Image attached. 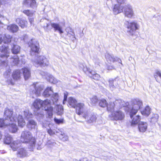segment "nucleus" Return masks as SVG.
<instances>
[{"label": "nucleus", "instance_id": "1", "mask_svg": "<svg viewBox=\"0 0 161 161\" xmlns=\"http://www.w3.org/2000/svg\"><path fill=\"white\" fill-rule=\"evenodd\" d=\"M13 110L11 109L6 108L4 111V116L6 120L9 121V130L12 133H15L18 130L16 123L18 121V125L23 127L25 125V122L21 115H19L17 117V115L14 114L13 116Z\"/></svg>", "mask_w": 161, "mask_h": 161}, {"label": "nucleus", "instance_id": "2", "mask_svg": "<svg viewBox=\"0 0 161 161\" xmlns=\"http://www.w3.org/2000/svg\"><path fill=\"white\" fill-rule=\"evenodd\" d=\"M0 51L1 52L0 54V68L8 69L4 74L5 77L8 78L10 75L11 70L9 69V66H8L7 61L4 59H6L9 57L10 49L7 45H4L1 47Z\"/></svg>", "mask_w": 161, "mask_h": 161}, {"label": "nucleus", "instance_id": "3", "mask_svg": "<svg viewBox=\"0 0 161 161\" xmlns=\"http://www.w3.org/2000/svg\"><path fill=\"white\" fill-rule=\"evenodd\" d=\"M20 140L23 143H27L28 148L31 151H33L35 146V139L33 137L31 133L28 130L23 131L21 134Z\"/></svg>", "mask_w": 161, "mask_h": 161}, {"label": "nucleus", "instance_id": "4", "mask_svg": "<svg viewBox=\"0 0 161 161\" xmlns=\"http://www.w3.org/2000/svg\"><path fill=\"white\" fill-rule=\"evenodd\" d=\"M28 44L31 47V50L36 53V58L34 61V64L36 67L40 66V57L38 52L39 49V43L35 39H31L28 43Z\"/></svg>", "mask_w": 161, "mask_h": 161}, {"label": "nucleus", "instance_id": "5", "mask_svg": "<svg viewBox=\"0 0 161 161\" xmlns=\"http://www.w3.org/2000/svg\"><path fill=\"white\" fill-rule=\"evenodd\" d=\"M51 102L50 100L46 99L43 101L41 100V108L45 110L49 118L52 117L53 107L51 106Z\"/></svg>", "mask_w": 161, "mask_h": 161}, {"label": "nucleus", "instance_id": "6", "mask_svg": "<svg viewBox=\"0 0 161 161\" xmlns=\"http://www.w3.org/2000/svg\"><path fill=\"white\" fill-rule=\"evenodd\" d=\"M132 108L130 110V116L132 117L133 114H136L138 110L142 107L143 103L139 99H133L132 101Z\"/></svg>", "mask_w": 161, "mask_h": 161}, {"label": "nucleus", "instance_id": "7", "mask_svg": "<svg viewBox=\"0 0 161 161\" xmlns=\"http://www.w3.org/2000/svg\"><path fill=\"white\" fill-rule=\"evenodd\" d=\"M112 120H122L125 116L124 113L122 111L118 110L114 111L110 115Z\"/></svg>", "mask_w": 161, "mask_h": 161}, {"label": "nucleus", "instance_id": "8", "mask_svg": "<svg viewBox=\"0 0 161 161\" xmlns=\"http://www.w3.org/2000/svg\"><path fill=\"white\" fill-rule=\"evenodd\" d=\"M125 16L128 18H131L134 15L132 7L130 4L125 5L123 8Z\"/></svg>", "mask_w": 161, "mask_h": 161}, {"label": "nucleus", "instance_id": "9", "mask_svg": "<svg viewBox=\"0 0 161 161\" xmlns=\"http://www.w3.org/2000/svg\"><path fill=\"white\" fill-rule=\"evenodd\" d=\"M83 117L85 119L87 122L89 124L95 122L97 118V115L88 112L84 113Z\"/></svg>", "mask_w": 161, "mask_h": 161}, {"label": "nucleus", "instance_id": "10", "mask_svg": "<svg viewBox=\"0 0 161 161\" xmlns=\"http://www.w3.org/2000/svg\"><path fill=\"white\" fill-rule=\"evenodd\" d=\"M41 75L42 77L46 79L47 81L53 84H56L58 82V80L55 78L52 75L47 73L41 71Z\"/></svg>", "mask_w": 161, "mask_h": 161}, {"label": "nucleus", "instance_id": "11", "mask_svg": "<svg viewBox=\"0 0 161 161\" xmlns=\"http://www.w3.org/2000/svg\"><path fill=\"white\" fill-rule=\"evenodd\" d=\"M138 25L135 22H128L127 28L128 30L127 31L129 32L130 34L131 35L134 34L135 31L138 29Z\"/></svg>", "mask_w": 161, "mask_h": 161}, {"label": "nucleus", "instance_id": "12", "mask_svg": "<svg viewBox=\"0 0 161 161\" xmlns=\"http://www.w3.org/2000/svg\"><path fill=\"white\" fill-rule=\"evenodd\" d=\"M23 5L24 7L33 9L36 8L37 6L35 0H24L23 3Z\"/></svg>", "mask_w": 161, "mask_h": 161}, {"label": "nucleus", "instance_id": "13", "mask_svg": "<svg viewBox=\"0 0 161 161\" xmlns=\"http://www.w3.org/2000/svg\"><path fill=\"white\" fill-rule=\"evenodd\" d=\"M119 79L118 77L115 78L114 79H110L108 82L109 83V86L111 90H113L115 88L118 87V81Z\"/></svg>", "mask_w": 161, "mask_h": 161}, {"label": "nucleus", "instance_id": "14", "mask_svg": "<svg viewBox=\"0 0 161 161\" xmlns=\"http://www.w3.org/2000/svg\"><path fill=\"white\" fill-rule=\"evenodd\" d=\"M65 31L67 32V35L74 42L76 38L73 29L70 27H68L66 28Z\"/></svg>", "mask_w": 161, "mask_h": 161}, {"label": "nucleus", "instance_id": "15", "mask_svg": "<svg viewBox=\"0 0 161 161\" xmlns=\"http://www.w3.org/2000/svg\"><path fill=\"white\" fill-rule=\"evenodd\" d=\"M105 57L107 61L109 64H111L115 61H117L119 63H121L122 65L121 60L117 58H114L113 56L110 55L108 53H106Z\"/></svg>", "mask_w": 161, "mask_h": 161}, {"label": "nucleus", "instance_id": "16", "mask_svg": "<svg viewBox=\"0 0 161 161\" xmlns=\"http://www.w3.org/2000/svg\"><path fill=\"white\" fill-rule=\"evenodd\" d=\"M115 105V107L116 109H119L123 107L127 106L129 104L128 103H125L124 101H122L120 99L116 100L114 102Z\"/></svg>", "mask_w": 161, "mask_h": 161}, {"label": "nucleus", "instance_id": "17", "mask_svg": "<svg viewBox=\"0 0 161 161\" xmlns=\"http://www.w3.org/2000/svg\"><path fill=\"white\" fill-rule=\"evenodd\" d=\"M76 112L79 115H80L84 113L85 110L84 105L83 103L77 104L75 106Z\"/></svg>", "mask_w": 161, "mask_h": 161}, {"label": "nucleus", "instance_id": "18", "mask_svg": "<svg viewBox=\"0 0 161 161\" xmlns=\"http://www.w3.org/2000/svg\"><path fill=\"white\" fill-rule=\"evenodd\" d=\"M40 101L39 99L36 100L33 103V106L34 114L36 115H38L40 114Z\"/></svg>", "mask_w": 161, "mask_h": 161}, {"label": "nucleus", "instance_id": "19", "mask_svg": "<svg viewBox=\"0 0 161 161\" xmlns=\"http://www.w3.org/2000/svg\"><path fill=\"white\" fill-rule=\"evenodd\" d=\"M31 87L34 89L32 92L33 93H34L36 96H39L40 94V84L39 83H34Z\"/></svg>", "mask_w": 161, "mask_h": 161}, {"label": "nucleus", "instance_id": "20", "mask_svg": "<svg viewBox=\"0 0 161 161\" xmlns=\"http://www.w3.org/2000/svg\"><path fill=\"white\" fill-rule=\"evenodd\" d=\"M147 124L146 122H140L138 125V128L140 132H144L147 129Z\"/></svg>", "mask_w": 161, "mask_h": 161}, {"label": "nucleus", "instance_id": "21", "mask_svg": "<svg viewBox=\"0 0 161 161\" xmlns=\"http://www.w3.org/2000/svg\"><path fill=\"white\" fill-rule=\"evenodd\" d=\"M51 25L52 27L54 29L55 31H58L60 34L63 33L62 28L58 24L52 23Z\"/></svg>", "mask_w": 161, "mask_h": 161}, {"label": "nucleus", "instance_id": "22", "mask_svg": "<svg viewBox=\"0 0 161 161\" xmlns=\"http://www.w3.org/2000/svg\"><path fill=\"white\" fill-rule=\"evenodd\" d=\"M88 73V75L90 77L95 80H99L100 79V75L94 71L90 69Z\"/></svg>", "mask_w": 161, "mask_h": 161}, {"label": "nucleus", "instance_id": "23", "mask_svg": "<svg viewBox=\"0 0 161 161\" xmlns=\"http://www.w3.org/2000/svg\"><path fill=\"white\" fill-rule=\"evenodd\" d=\"M21 145V143L19 140L14 141L10 144V147L14 151L17 150Z\"/></svg>", "mask_w": 161, "mask_h": 161}, {"label": "nucleus", "instance_id": "24", "mask_svg": "<svg viewBox=\"0 0 161 161\" xmlns=\"http://www.w3.org/2000/svg\"><path fill=\"white\" fill-rule=\"evenodd\" d=\"M68 106L69 107L75 108V106L77 104L76 100L72 97H69L68 99Z\"/></svg>", "mask_w": 161, "mask_h": 161}, {"label": "nucleus", "instance_id": "25", "mask_svg": "<svg viewBox=\"0 0 161 161\" xmlns=\"http://www.w3.org/2000/svg\"><path fill=\"white\" fill-rule=\"evenodd\" d=\"M53 92L51 87H47L43 93L42 96L45 97H49L53 94Z\"/></svg>", "mask_w": 161, "mask_h": 161}, {"label": "nucleus", "instance_id": "26", "mask_svg": "<svg viewBox=\"0 0 161 161\" xmlns=\"http://www.w3.org/2000/svg\"><path fill=\"white\" fill-rule=\"evenodd\" d=\"M135 114H133L132 117H130V118L132 119L131 125L132 126H134L140 122V121L141 119L140 116L139 115H137L134 117V115Z\"/></svg>", "mask_w": 161, "mask_h": 161}, {"label": "nucleus", "instance_id": "27", "mask_svg": "<svg viewBox=\"0 0 161 161\" xmlns=\"http://www.w3.org/2000/svg\"><path fill=\"white\" fill-rule=\"evenodd\" d=\"M123 7L119 4H115L114 5L113 11L115 14H117L123 11Z\"/></svg>", "mask_w": 161, "mask_h": 161}, {"label": "nucleus", "instance_id": "28", "mask_svg": "<svg viewBox=\"0 0 161 161\" xmlns=\"http://www.w3.org/2000/svg\"><path fill=\"white\" fill-rule=\"evenodd\" d=\"M21 74H23L25 80L28 79L30 76V70L27 68H22L20 70Z\"/></svg>", "mask_w": 161, "mask_h": 161}, {"label": "nucleus", "instance_id": "29", "mask_svg": "<svg viewBox=\"0 0 161 161\" xmlns=\"http://www.w3.org/2000/svg\"><path fill=\"white\" fill-rule=\"evenodd\" d=\"M16 21L22 28H24L27 26V22L24 19L18 18L16 19Z\"/></svg>", "mask_w": 161, "mask_h": 161}, {"label": "nucleus", "instance_id": "30", "mask_svg": "<svg viewBox=\"0 0 161 161\" xmlns=\"http://www.w3.org/2000/svg\"><path fill=\"white\" fill-rule=\"evenodd\" d=\"M27 126L29 130L37 129L36 123L34 120L29 119Z\"/></svg>", "mask_w": 161, "mask_h": 161}, {"label": "nucleus", "instance_id": "31", "mask_svg": "<svg viewBox=\"0 0 161 161\" xmlns=\"http://www.w3.org/2000/svg\"><path fill=\"white\" fill-rule=\"evenodd\" d=\"M62 130V129H58L56 132L57 133L60 134V135L59 136L60 139L63 141H66L68 139V137L65 135Z\"/></svg>", "mask_w": 161, "mask_h": 161}, {"label": "nucleus", "instance_id": "32", "mask_svg": "<svg viewBox=\"0 0 161 161\" xmlns=\"http://www.w3.org/2000/svg\"><path fill=\"white\" fill-rule=\"evenodd\" d=\"M7 29L10 31L14 33L18 31L19 27L15 24H12L8 26L7 27Z\"/></svg>", "mask_w": 161, "mask_h": 161}, {"label": "nucleus", "instance_id": "33", "mask_svg": "<svg viewBox=\"0 0 161 161\" xmlns=\"http://www.w3.org/2000/svg\"><path fill=\"white\" fill-rule=\"evenodd\" d=\"M17 154L20 157L26 156L27 155V153L24 148H19Z\"/></svg>", "mask_w": 161, "mask_h": 161}, {"label": "nucleus", "instance_id": "34", "mask_svg": "<svg viewBox=\"0 0 161 161\" xmlns=\"http://www.w3.org/2000/svg\"><path fill=\"white\" fill-rule=\"evenodd\" d=\"M21 75V74L20 71L19 70H17L14 71L12 75L13 78L15 80L19 79Z\"/></svg>", "mask_w": 161, "mask_h": 161}, {"label": "nucleus", "instance_id": "35", "mask_svg": "<svg viewBox=\"0 0 161 161\" xmlns=\"http://www.w3.org/2000/svg\"><path fill=\"white\" fill-rule=\"evenodd\" d=\"M49 64L48 60L45 57L41 56V67L47 66Z\"/></svg>", "mask_w": 161, "mask_h": 161}, {"label": "nucleus", "instance_id": "36", "mask_svg": "<svg viewBox=\"0 0 161 161\" xmlns=\"http://www.w3.org/2000/svg\"><path fill=\"white\" fill-rule=\"evenodd\" d=\"M107 107V109L108 111L112 113L115 110L116 108L115 107L114 103L111 102L109 104H107L106 106Z\"/></svg>", "mask_w": 161, "mask_h": 161}, {"label": "nucleus", "instance_id": "37", "mask_svg": "<svg viewBox=\"0 0 161 161\" xmlns=\"http://www.w3.org/2000/svg\"><path fill=\"white\" fill-rule=\"evenodd\" d=\"M79 68L86 74H88L89 70H90V69L87 68L85 64L80 63L79 64Z\"/></svg>", "mask_w": 161, "mask_h": 161}, {"label": "nucleus", "instance_id": "38", "mask_svg": "<svg viewBox=\"0 0 161 161\" xmlns=\"http://www.w3.org/2000/svg\"><path fill=\"white\" fill-rule=\"evenodd\" d=\"M141 113L143 115L148 116L150 113V108L147 106L143 110L141 111Z\"/></svg>", "mask_w": 161, "mask_h": 161}, {"label": "nucleus", "instance_id": "39", "mask_svg": "<svg viewBox=\"0 0 161 161\" xmlns=\"http://www.w3.org/2000/svg\"><path fill=\"white\" fill-rule=\"evenodd\" d=\"M13 38L11 36L8 34H6L3 37V41L4 43H8L11 41Z\"/></svg>", "mask_w": 161, "mask_h": 161}, {"label": "nucleus", "instance_id": "40", "mask_svg": "<svg viewBox=\"0 0 161 161\" xmlns=\"http://www.w3.org/2000/svg\"><path fill=\"white\" fill-rule=\"evenodd\" d=\"M12 138L10 135L7 134L5 136L4 138V143L6 144H8L12 142Z\"/></svg>", "mask_w": 161, "mask_h": 161}, {"label": "nucleus", "instance_id": "41", "mask_svg": "<svg viewBox=\"0 0 161 161\" xmlns=\"http://www.w3.org/2000/svg\"><path fill=\"white\" fill-rule=\"evenodd\" d=\"M20 50V47L19 46L14 44L12 47V51L13 53L17 54L19 53Z\"/></svg>", "mask_w": 161, "mask_h": 161}, {"label": "nucleus", "instance_id": "42", "mask_svg": "<svg viewBox=\"0 0 161 161\" xmlns=\"http://www.w3.org/2000/svg\"><path fill=\"white\" fill-rule=\"evenodd\" d=\"M56 110L58 115H61L63 114V108L62 105H57L56 108Z\"/></svg>", "mask_w": 161, "mask_h": 161}, {"label": "nucleus", "instance_id": "43", "mask_svg": "<svg viewBox=\"0 0 161 161\" xmlns=\"http://www.w3.org/2000/svg\"><path fill=\"white\" fill-rule=\"evenodd\" d=\"M23 12L27 16H32L35 13V11L29 10H23Z\"/></svg>", "mask_w": 161, "mask_h": 161}, {"label": "nucleus", "instance_id": "44", "mask_svg": "<svg viewBox=\"0 0 161 161\" xmlns=\"http://www.w3.org/2000/svg\"><path fill=\"white\" fill-rule=\"evenodd\" d=\"M58 93H55L54 94L53 93V94L52 95L51 99L53 101V103H56L58 101Z\"/></svg>", "mask_w": 161, "mask_h": 161}, {"label": "nucleus", "instance_id": "45", "mask_svg": "<svg viewBox=\"0 0 161 161\" xmlns=\"http://www.w3.org/2000/svg\"><path fill=\"white\" fill-rule=\"evenodd\" d=\"M158 117V115L157 114H153L151 119L150 121L153 123H155L157 122Z\"/></svg>", "mask_w": 161, "mask_h": 161}, {"label": "nucleus", "instance_id": "46", "mask_svg": "<svg viewBox=\"0 0 161 161\" xmlns=\"http://www.w3.org/2000/svg\"><path fill=\"white\" fill-rule=\"evenodd\" d=\"M25 118L29 119L30 118L32 117V115L31 113H30L28 110H25L23 112Z\"/></svg>", "mask_w": 161, "mask_h": 161}, {"label": "nucleus", "instance_id": "47", "mask_svg": "<svg viewBox=\"0 0 161 161\" xmlns=\"http://www.w3.org/2000/svg\"><path fill=\"white\" fill-rule=\"evenodd\" d=\"M99 104L100 107L104 108L107 106V103L106 100L102 99L100 101Z\"/></svg>", "mask_w": 161, "mask_h": 161}, {"label": "nucleus", "instance_id": "48", "mask_svg": "<svg viewBox=\"0 0 161 161\" xmlns=\"http://www.w3.org/2000/svg\"><path fill=\"white\" fill-rule=\"evenodd\" d=\"M12 61L13 63L12 64V65H14L17 64L19 62V59L17 56H15L14 58H11Z\"/></svg>", "mask_w": 161, "mask_h": 161}, {"label": "nucleus", "instance_id": "49", "mask_svg": "<svg viewBox=\"0 0 161 161\" xmlns=\"http://www.w3.org/2000/svg\"><path fill=\"white\" fill-rule=\"evenodd\" d=\"M158 76L160 79H161V72H160L158 70H157L155 73L154 74V78H155V79L157 81V78L158 77Z\"/></svg>", "mask_w": 161, "mask_h": 161}, {"label": "nucleus", "instance_id": "50", "mask_svg": "<svg viewBox=\"0 0 161 161\" xmlns=\"http://www.w3.org/2000/svg\"><path fill=\"white\" fill-rule=\"evenodd\" d=\"M5 122H4V120L3 119H0V127H4L6 126H8L9 128V124H5Z\"/></svg>", "mask_w": 161, "mask_h": 161}, {"label": "nucleus", "instance_id": "51", "mask_svg": "<svg viewBox=\"0 0 161 161\" xmlns=\"http://www.w3.org/2000/svg\"><path fill=\"white\" fill-rule=\"evenodd\" d=\"M91 101L92 105H94L97 102L98 99L96 96H94L91 99Z\"/></svg>", "mask_w": 161, "mask_h": 161}, {"label": "nucleus", "instance_id": "52", "mask_svg": "<svg viewBox=\"0 0 161 161\" xmlns=\"http://www.w3.org/2000/svg\"><path fill=\"white\" fill-rule=\"evenodd\" d=\"M54 120L55 122L57 124H61L63 123V119H58L55 118H54Z\"/></svg>", "mask_w": 161, "mask_h": 161}, {"label": "nucleus", "instance_id": "53", "mask_svg": "<svg viewBox=\"0 0 161 161\" xmlns=\"http://www.w3.org/2000/svg\"><path fill=\"white\" fill-rule=\"evenodd\" d=\"M68 94L67 93H64V98L63 101V104H64L67 100Z\"/></svg>", "mask_w": 161, "mask_h": 161}, {"label": "nucleus", "instance_id": "54", "mask_svg": "<svg viewBox=\"0 0 161 161\" xmlns=\"http://www.w3.org/2000/svg\"><path fill=\"white\" fill-rule=\"evenodd\" d=\"M47 132L50 135H53L54 134V132L50 129H47Z\"/></svg>", "mask_w": 161, "mask_h": 161}, {"label": "nucleus", "instance_id": "55", "mask_svg": "<svg viewBox=\"0 0 161 161\" xmlns=\"http://www.w3.org/2000/svg\"><path fill=\"white\" fill-rule=\"evenodd\" d=\"M116 2L119 4H122L125 3L126 0H116Z\"/></svg>", "mask_w": 161, "mask_h": 161}, {"label": "nucleus", "instance_id": "56", "mask_svg": "<svg viewBox=\"0 0 161 161\" xmlns=\"http://www.w3.org/2000/svg\"><path fill=\"white\" fill-rule=\"evenodd\" d=\"M29 21L31 24H32V23H33L34 21V19L32 18H29Z\"/></svg>", "mask_w": 161, "mask_h": 161}, {"label": "nucleus", "instance_id": "57", "mask_svg": "<svg viewBox=\"0 0 161 161\" xmlns=\"http://www.w3.org/2000/svg\"><path fill=\"white\" fill-rule=\"evenodd\" d=\"M3 36L2 35H0V44L1 43V42H2L3 40L2 38H3Z\"/></svg>", "mask_w": 161, "mask_h": 161}, {"label": "nucleus", "instance_id": "58", "mask_svg": "<svg viewBox=\"0 0 161 161\" xmlns=\"http://www.w3.org/2000/svg\"><path fill=\"white\" fill-rule=\"evenodd\" d=\"M21 60L22 61V64H25V60L24 59H21Z\"/></svg>", "mask_w": 161, "mask_h": 161}, {"label": "nucleus", "instance_id": "59", "mask_svg": "<svg viewBox=\"0 0 161 161\" xmlns=\"http://www.w3.org/2000/svg\"><path fill=\"white\" fill-rule=\"evenodd\" d=\"M2 135L1 134V133L0 132V140L2 138Z\"/></svg>", "mask_w": 161, "mask_h": 161}, {"label": "nucleus", "instance_id": "60", "mask_svg": "<svg viewBox=\"0 0 161 161\" xmlns=\"http://www.w3.org/2000/svg\"><path fill=\"white\" fill-rule=\"evenodd\" d=\"M48 25H48V24H47V26H46L47 27H48Z\"/></svg>", "mask_w": 161, "mask_h": 161}]
</instances>
